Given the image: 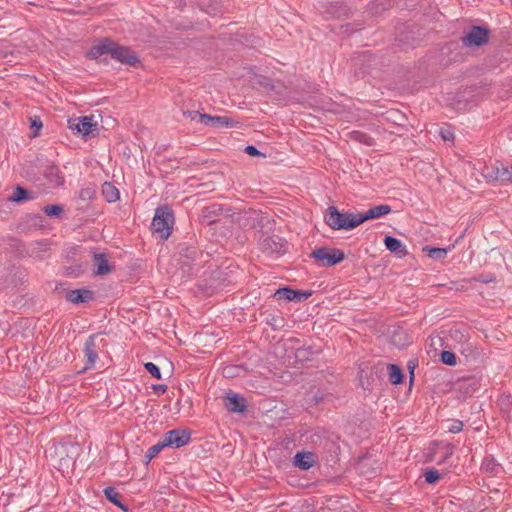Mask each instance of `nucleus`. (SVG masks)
<instances>
[{"label": "nucleus", "mask_w": 512, "mask_h": 512, "mask_svg": "<svg viewBox=\"0 0 512 512\" xmlns=\"http://www.w3.org/2000/svg\"><path fill=\"white\" fill-rule=\"evenodd\" d=\"M358 220V213L340 212L335 206L324 213V222L333 230H352L359 226Z\"/></svg>", "instance_id": "f257e3e1"}, {"label": "nucleus", "mask_w": 512, "mask_h": 512, "mask_svg": "<svg viewBox=\"0 0 512 512\" xmlns=\"http://www.w3.org/2000/svg\"><path fill=\"white\" fill-rule=\"evenodd\" d=\"M174 224L173 211L168 206H160L156 209L151 223V229L154 234L162 240L168 239Z\"/></svg>", "instance_id": "f03ea898"}, {"label": "nucleus", "mask_w": 512, "mask_h": 512, "mask_svg": "<svg viewBox=\"0 0 512 512\" xmlns=\"http://www.w3.org/2000/svg\"><path fill=\"white\" fill-rule=\"evenodd\" d=\"M310 256L321 263L323 267H332L345 259V254L337 248L319 247L314 249Z\"/></svg>", "instance_id": "7ed1b4c3"}, {"label": "nucleus", "mask_w": 512, "mask_h": 512, "mask_svg": "<svg viewBox=\"0 0 512 512\" xmlns=\"http://www.w3.org/2000/svg\"><path fill=\"white\" fill-rule=\"evenodd\" d=\"M484 177L488 180L499 181L502 183L512 182V166L496 160L484 171Z\"/></svg>", "instance_id": "20e7f679"}, {"label": "nucleus", "mask_w": 512, "mask_h": 512, "mask_svg": "<svg viewBox=\"0 0 512 512\" xmlns=\"http://www.w3.org/2000/svg\"><path fill=\"white\" fill-rule=\"evenodd\" d=\"M110 55L116 61L130 66H135L140 62L138 55L133 50L129 47L121 46L114 41H112Z\"/></svg>", "instance_id": "39448f33"}, {"label": "nucleus", "mask_w": 512, "mask_h": 512, "mask_svg": "<svg viewBox=\"0 0 512 512\" xmlns=\"http://www.w3.org/2000/svg\"><path fill=\"white\" fill-rule=\"evenodd\" d=\"M489 31L481 26H472L470 31L461 37L465 47H480L488 42Z\"/></svg>", "instance_id": "423d86ee"}, {"label": "nucleus", "mask_w": 512, "mask_h": 512, "mask_svg": "<svg viewBox=\"0 0 512 512\" xmlns=\"http://www.w3.org/2000/svg\"><path fill=\"white\" fill-rule=\"evenodd\" d=\"M228 217H230L231 210L225 209L222 204L219 203H213L208 206H205L201 211V222L203 224L211 225L218 221V217L222 214H224Z\"/></svg>", "instance_id": "0eeeda50"}, {"label": "nucleus", "mask_w": 512, "mask_h": 512, "mask_svg": "<svg viewBox=\"0 0 512 512\" xmlns=\"http://www.w3.org/2000/svg\"><path fill=\"white\" fill-rule=\"evenodd\" d=\"M163 441L167 447L180 448L190 441V433L183 429H173L164 434Z\"/></svg>", "instance_id": "6e6552de"}, {"label": "nucleus", "mask_w": 512, "mask_h": 512, "mask_svg": "<svg viewBox=\"0 0 512 512\" xmlns=\"http://www.w3.org/2000/svg\"><path fill=\"white\" fill-rule=\"evenodd\" d=\"M260 248L267 254H281L285 252V241L278 236H265L260 241Z\"/></svg>", "instance_id": "1a4fd4ad"}, {"label": "nucleus", "mask_w": 512, "mask_h": 512, "mask_svg": "<svg viewBox=\"0 0 512 512\" xmlns=\"http://www.w3.org/2000/svg\"><path fill=\"white\" fill-rule=\"evenodd\" d=\"M199 122L206 126H213L215 128H233L237 126L238 122L227 116H212L209 114L199 115Z\"/></svg>", "instance_id": "9d476101"}, {"label": "nucleus", "mask_w": 512, "mask_h": 512, "mask_svg": "<svg viewBox=\"0 0 512 512\" xmlns=\"http://www.w3.org/2000/svg\"><path fill=\"white\" fill-rule=\"evenodd\" d=\"M96 125L97 124L93 122L92 117L88 116L68 120V127L73 131L75 130L82 136H88L92 133L93 128L96 127Z\"/></svg>", "instance_id": "9b49d317"}, {"label": "nucleus", "mask_w": 512, "mask_h": 512, "mask_svg": "<svg viewBox=\"0 0 512 512\" xmlns=\"http://www.w3.org/2000/svg\"><path fill=\"white\" fill-rule=\"evenodd\" d=\"M98 336L99 334H92L85 342L83 351L87 358V364L83 368L82 372L93 367L98 358V346L96 344V339Z\"/></svg>", "instance_id": "f8f14e48"}, {"label": "nucleus", "mask_w": 512, "mask_h": 512, "mask_svg": "<svg viewBox=\"0 0 512 512\" xmlns=\"http://www.w3.org/2000/svg\"><path fill=\"white\" fill-rule=\"evenodd\" d=\"M391 211V206L387 204H381L371 207L365 213H358V224L361 225L368 220L380 218L384 215L389 214Z\"/></svg>", "instance_id": "ddd939ff"}, {"label": "nucleus", "mask_w": 512, "mask_h": 512, "mask_svg": "<svg viewBox=\"0 0 512 512\" xmlns=\"http://www.w3.org/2000/svg\"><path fill=\"white\" fill-rule=\"evenodd\" d=\"M293 464L301 470H309L315 464V455L312 452H297L294 456Z\"/></svg>", "instance_id": "4468645a"}, {"label": "nucleus", "mask_w": 512, "mask_h": 512, "mask_svg": "<svg viewBox=\"0 0 512 512\" xmlns=\"http://www.w3.org/2000/svg\"><path fill=\"white\" fill-rule=\"evenodd\" d=\"M93 262L95 266L94 274L97 276L106 275L112 272L113 267L108 263L106 254L93 253Z\"/></svg>", "instance_id": "2eb2a0df"}, {"label": "nucleus", "mask_w": 512, "mask_h": 512, "mask_svg": "<svg viewBox=\"0 0 512 512\" xmlns=\"http://www.w3.org/2000/svg\"><path fill=\"white\" fill-rule=\"evenodd\" d=\"M94 293L89 289H75L67 292L66 299L73 303H86L93 299Z\"/></svg>", "instance_id": "dca6fc26"}, {"label": "nucleus", "mask_w": 512, "mask_h": 512, "mask_svg": "<svg viewBox=\"0 0 512 512\" xmlns=\"http://www.w3.org/2000/svg\"><path fill=\"white\" fill-rule=\"evenodd\" d=\"M384 245L387 250L394 253L399 258H403L408 254L406 246L395 237L386 236L384 238Z\"/></svg>", "instance_id": "f3484780"}, {"label": "nucleus", "mask_w": 512, "mask_h": 512, "mask_svg": "<svg viewBox=\"0 0 512 512\" xmlns=\"http://www.w3.org/2000/svg\"><path fill=\"white\" fill-rule=\"evenodd\" d=\"M228 404L226 405L228 411L234 412V413H243L246 408V400L245 398L237 395V394H231L227 396Z\"/></svg>", "instance_id": "a211bd4d"}, {"label": "nucleus", "mask_w": 512, "mask_h": 512, "mask_svg": "<svg viewBox=\"0 0 512 512\" xmlns=\"http://www.w3.org/2000/svg\"><path fill=\"white\" fill-rule=\"evenodd\" d=\"M111 47H112V40L106 38L103 41H101V43L93 46L89 50L88 57L91 59H98L99 57H101L104 54H110Z\"/></svg>", "instance_id": "6ab92c4d"}, {"label": "nucleus", "mask_w": 512, "mask_h": 512, "mask_svg": "<svg viewBox=\"0 0 512 512\" xmlns=\"http://www.w3.org/2000/svg\"><path fill=\"white\" fill-rule=\"evenodd\" d=\"M44 176L50 184L55 186L62 185L64 182L63 177L60 176L58 167L54 165H49L45 168Z\"/></svg>", "instance_id": "aec40b11"}, {"label": "nucleus", "mask_w": 512, "mask_h": 512, "mask_svg": "<svg viewBox=\"0 0 512 512\" xmlns=\"http://www.w3.org/2000/svg\"><path fill=\"white\" fill-rule=\"evenodd\" d=\"M34 196L33 194L28 191L27 189L23 188L20 185H17L13 194L8 198L11 202H23L28 200H33Z\"/></svg>", "instance_id": "412c9836"}, {"label": "nucleus", "mask_w": 512, "mask_h": 512, "mask_svg": "<svg viewBox=\"0 0 512 512\" xmlns=\"http://www.w3.org/2000/svg\"><path fill=\"white\" fill-rule=\"evenodd\" d=\"M102 194L107 202L112 203L119 199L118 189L109 182H105L102 186Z\"/></svg>", "instance_id": "4be33fe9"}, {"label": "nucleus", "mask_w": 512, "mask_h": 512, "mask_svg": "<svg viewBox=\"0 0 512 512\" xmlns=\"http://www.w3.org/2000/svg\"><path fill=\"white\" fill-rule=\"evenodd\" d=\"M104 494L106 496V498L111 502L113 503L114 505H116L117 507H119L120 509H122L123 511H127L128 508L127 506H125L121 501H120V495L119 493L115 490V488L113 487H107L104 489Z\"/></svg>", "instance_id": "5701e85b"}, {"label": "nucleus", "mask_w": 512, "mask_h": 512, "mask_svg": "<svg viewBox=\"0 0 512 512\" xmlns=\"http://www.w3.org/2000/svg\"><path fill=\"white\" fill-rule=\"evenodd\" d=\"M389 370V380L392 384L398 385L403 382L404 375L401 368L395 364L388 365Z\"/></svg>", "instance_id": "b1692460"}, {"label": "nucleus", "mask_w": 512, "mask_h": 512, "mask_svg": "<svg viewBox=\"0 0 512 512\" xmlns=\"http://www.w3.org/2000/svg\"><path fill=\"white\" fill-rule=\"evenodd\" d=\"M423 251L427 252V255L435 260L444 259L448 253V249H446V248L429 247V246L424 247Z\"/></svg>", "instance_id": "393cba45"}, {"label": "nucleus", "mask_w": 512, "mask_h": 512, "mask_svg": "<svg viewBox=\"0 0 512 512\" xmlns=\"http://www.w3.org/2000/svg\"><path fill=\"white\" fill-rule=\"evenodd\" d=\"M295 296V290L289 288V287H283L274 293V297L286 301H292L293 297Z\"/></svg>", "instance_id": "a878e982"}, {"label": "nucleus", "mask_w": 512, "mask_h": 512, "mask_svg": "<svg viewBox=\"0 0 512 512\" xmlns=\"http://www.w3.org/2000/svg\"><path fill=\"white\" fill-rule=\"evenodd\" d=\"M165 447H167V446L165 445V443H164V441H163V440H162V441H160V442H158L157 444H155V445L151 446V447L148 449V451H147V453H146V455H145L146 463H149V462H150V461H151L155 456H157V455L161 452V450H162L163 448H165Z\"/></svg>", "instance_id": "bb28decb"}, {"label": "nucleus", "mask_w": 512, "mask_h": 512, "mask_svg": "<svg viewBox=\"0 0 512 512\" xmlns=\"http://www.w3.org/2000/svg\"><path fill=\"white\" fill-rule=\"evenodd\" d=\"M440 359H441L442 363L449 365V366H454V365H456V362H457L456 355L453 352L447 351V350H444L441 352Z\"/></svg>", "instance_id": "cd10ccee"}, {"label": "nucleus", "mask_w": 512, "mask_h": 512, "mask_svg": "<svg viewBox=\"0 0 512 512\" xmlns=\"http://www.w3.org/2000/svg\"><path fill=\"white\" fill-rule=\"evenodd\" d=\"M44 213L50 217H56L62 214L63 207L60 205H47L43 209Z\"/></svg>", "instance_id": "c85d7f7f"}, {"label": "nucleus", "mask_w": 512, "mask_h": 512, "mask_svg": "<svg viewBox=\"0 0 512 512\" xmlns=\"http://www.w3.org/2000/svg\"><path fill=\"white\" fill-rule=\"evenodd\" d=\"M442 477V474L439 473L436 469L428 470L425 473V481L429 484H435Z\"/></svg>", "instance_id": "c756f323"}, {"label": "nucleus", "mask_w": 512, "mask_h": 512, "mask_svg": "<svg viewBox=\"0 0 512 512\" xmlns=\"http://www.w3.org/2000/svg\"><path fill=\"white\" fill-rule=\"evenodd\" d=\"M42 126L43 124L39 116H34L30 118V128L34 130V137L39 135V131L42 128Z\"/></svg>", "instance_id": "7c9ffc66"}, {"label": "nucleus", "mask_w": 512, "mask_h": 512, "mask_svg": "<svg viewBox=\"0 0 512 512\" xmlns=\"http://www.w3.org/2000/svg\"><path fill=\"white\" fill-rule=\"evenodd\" d=\"M144 367L153 377H155L156 379H161V372L156 364L152 362H147L144 364Z\"/></svg>", "instance_id": "2f4dec72"}, {"label": "nucleus", "mask_w": 512, "mask_h": 512, "mask_svg": "<svg viewBox=\"0 0 512 512\" xmlns=\"http://www.w3.org/2000/svg\"><path fill=\"white\" fill-rule=\"evenodd\" d=\"M79 197L83 200V201H90L92 199H94L95 197V190L93 188H83L81 189L80 193H79Z\"/></svg>", "instance_id": "473e14b6"}, {"label": "nucleus", "mask_w": 512, "mask_h": 512, "mask_svg": "<svg viewBox=\"0 0 512 512\" xmlns=\"http://www.w3.org/2000/svg\"><path fill=\"white\" fill-rule=\"evenodd\" d=\"M260 86L264 87L268 90H276L277 86L274 84L273 80L268 77H260L258 80Z\"/></svg>", "instance_id": "72a5a7b5"}, {"label": "nucleus", "mask_w": 512, "mask_h": 512, "mask_svg": "<svg viewBox=\"0 0 512 512\" xmlns=\"http://www.w3.org/2000/svg\"><path fill=\"white\" fill-rule=\"evenodd\" d=\"M312 295L311 291L295 290V296L292 301L301 302L308 299Z\"/></svg>", "instance_id": "f704fd0d"}, {"label": "nucleus", "mask_w": 512, "mask_h": 512, "mask_svg": "<svg viewBox=\"0 0 512 512\" xmlns=\"http://www.w3.org/2000/svg\"><path fill=\"white\" fill-rule=\"evenodd\" d=\"M484 468L486 471L497 474L501 467L499 464L495 463L493 459H491L484 463Z\"/></svg>", "instance_id": "c9c22d12"}, {"label": "nucleus", "mask_w": 512, "mask_h": 512, "mask_svg": "<svg viewBox=\"0 0 512 512\" xmlns=\"http://www.w3.org/2000/svg\"><path fill=\"white\" fill-rule=\"evenodd\" d=\"M463 429V422L460 420H455L451 424V426L448 428L449 432L451 433H459Z\"/></svg>", "instance_id": "e433bc0d"}, {"label": "nucleus", "mask_w": 512, "mask_h": 512, "mask_svg": "<svg viewBox=\"0 0 512 512\" xmlns=\"http://www.w3.org/2000/svg\"><path fill=\"white\" fill-rule=\"evenodd\" d=\"M244 151L250 155V156H265L263 153H261L255 146L248 145L245 147Z\"/></svg>", "instance_id": "4c0bfd02"}, {"label": "nucleus", "mask_w": 512, "mask_h": 512, "mask_svg": "<svg viewBox=\"0 0 512 512\" xmlns=\"http://www.w3.org/2000/svg\"><path fill=\"white\" fill-rule=\"evenodd\" d=\"M474 280L482 283H490L494 281V277L491 274H481L478 277L474 278Z\"/></svg>", "instance_id": "58836bf2"}, {"label": "nucleus", "mask_w": 512, "mask_h": 512, "mask_svg": "<svg viewBox=\"0 0 512 512\" xmlns=\"http://www.w3.org/2000/svg\"><path fill=\"white\" fill-rule=\"evenodd\" d=\"M183 114L186 118H190L191 120H195V119L199 120V115H203L202 113H200L198 111H185V112H183Z\"/></svg>", "instance_id": "ea45409f"}, {"label": "nucleus", "mask_w": 512, "mask_h": 512, "mask_svg": "<svg viewBox=\"0 0 512 512\" xmlns=\"http://www.w3.org/2000/svg\"><path fill=\"white\" fill-rule=\"evenodd\" d=\"M153 390L158 395H162L167 391V385H164V384L153 385Z\"/></svg>", "instance_id": "a19ab883"}, {"label": "nucleus", "mask_w": 512, "mask_h": 512, "mask_svg": "<svg viewBox=\"0 0 512 512\" xmlns=\"http://www.w3.org/2000/svg\"><path fill=\"white\" fill-rule=\"evenodd\" d=\"M441 136L444 140H453L454 139V133L450 130H441Z\"/></svg>", "instance_id": "79ce46f5"}, {"label": "nucleus", "mask_w": 512, "mask_h": 512, "mask_svg": "<svg viewBox=\"0 0 512 512\" xmlns=\"http://www.w3.org/2000/svg\"><path fill=\"white\" fill-rule=\"evenodd\" d=\"M307 351L305 349H299L297 351V354H296V357L300 358V357H305Z\"/></svg>", "instance_id": "37998d69"}, {"label": "nucleus", "mask_w": 512, "mask_h": 512, "mask_svg": "<svg viewBox=\"0 0 512 512\" xmlns=\"http://www.w3.org/2000/svg\"><path fill=\"white\" fill-rule=\"evenodd\" d=\"M232 369H233V367H226V368H224L223 372H224L225 375L231 376V374H232L231 370Z\"/></svg>", "instance_id": "c03bdc74"}, {"label": "nucleus", "mask_w": 512, "mask_h": 512, "mask_svg": "<svg viewBox=\"0 0 512 512\" xmlns=\"http://www.w3.org/2000/svg\"><path fill=\"white\" fill-rule=\"evenodd\" d=\"M313 400H314L315 404H318L321 401V398L314 396Z\"/></svg>", "instance_id": "a18cd8bd"}, {"label": "nucleus", "mask_w": 512, "mask_h": 512, "mask_svg": "<svg viewBox=\"0 0 512 512\" xmlns=\"http://www.w3.org/2000/svg\"><path fill=\"white\" fill-rule=\"evenodd\" d=\"M413 378H414V371H413V369H411V371H410V382L411 383L413 381Z\"/></svg>", "instance_id": "49530a36"}]
</instances>
